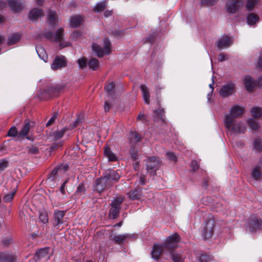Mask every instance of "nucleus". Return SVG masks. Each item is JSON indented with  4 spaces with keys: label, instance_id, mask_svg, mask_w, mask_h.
<instances>
[{
    "label": "nucleus",
    "instance_id": "a878e982",
    "mask_svg": "<svg viewBox=\"0 0 262 262\" xmlns=\"http://www.w3.org/2000/svg\"><path fill=\"white\" fill-rule=\"evenodd\" d=\"M261 166L260 164L257 165L252 171V177L256 181H259L261 179Z\"/></svg>",
    "mask_w": 262,
    "mask_h": 262
},
{
    "label": "nucleus",
    "instance_id": "de8ad7c7",
    "mask_svg": "<svg viewBox=\"0 0 262 262\" xmlns=\"http://www.w3.org/2000/svg\"><path fill=\"white\" fill-rule=\"evenodd\" d=\"M14 194L15 192L12 191L6 194L3 198L4 201L6 202H9L11 201L14 196Z\"/></svg>",
    "mask_w": 262,
    "mask_h": 262
},
{
    "label": "nucleus",
    "instance_id": "052dcab7",
    "mask_svg": "<svg viewBox=\"0 0 262 262\" xmlns=\"http://www.w3.org/2000/svg\"><path fill=\"white\" fill-rule=\"evenodd\" d=\"M137 120H140L141 121H142L143 122L145 123V122L147 121V119H146V117L145 116V115L142 113H140L138 117H137Z\"/></svg>",
    "mask_w": 262,
    "mask_h": 262
},
{
    "label": "nucleus",
    "instance_id": "864d4df0",
    "mask_svg": "<svg viewBox=\"0 0 262 262\" xmlns=\"http://www.w3.org/2000/svg\"><path fill=\"white\" fill-rule=\"evenodd\" d=\"M166 155L167 158L169 160L172 161L173 162L177 161V157L173 152H167Z\"/></svg>",
    "mask_w": 262,
    "mask_h": 262
},
{
    "label": "nucleus",
    "instance_id": "6ab92c4d",
    "mask_svg": "<svg viewBox=\"0 0 262 262\" xmlns=\"http://www.w3.org/2000/svg\"><path fill=\"white\" fill-rule=\"evenodd\" d=\"M31 122L29 120H25L24 125L22 129L19 131L18 134V139H20L23 137L27 136L29 132L33 125L31 124Z\"/></svg>",
    "mask_w": 262,
    "mask_h": 262
},
{
    "label": "nucleus",
    "instance_id": "09e8293b",
    "mask_svg": "<svg viewBox=\"0 0 262 262\" xmlns=\"http://www.w3.org/2000/svg\"><path fill=\"white\" fill-rule=\"evenodd\" d=\"M130 155L133 161H135L137 160L138 158L137 152L138 150L135 148H133L131 149L130 151Z\"/></svg>",
    "mask_w": 262,
    "mask_h": 262
},
{
    "label": "nucleus",
    "instance_id": "6e6d98bb",
    "mask_svg": "<svg viewBox=\"0 0 262 262\" xmlns=\"http://www.w3.org/2000/svg\"><path fill=\"white\" fill-rule=\"evenodd\" d=\"M103 42H104V49H111V43L108 38H105L104 39Z\"/></svg>",
    "mask_w": 262,
    "mask_h": 262
},
{
    "label": "nucleus",
    "instance_id": "a19ab883",
    "mask_svg": "<svg viewBox=\"0 0 262 262\" xmlns=\"http://www.w3.org/2000/svg\"><path fill=\"white\" fill-rule=\"evenodd\" d=\"M262 149L261 141L260 139H256L254 142V150L255 152L260 151Z\"/></svg>",
    "mask_w": 262,
    "mask_h": 262
},
{
    "label": "nucleus",
    "instance_id": "7c9ffc66",
    "mask_svg": "<svg viewBox=\"0 0 262 262\" xmlns=\"http://www.w3.org/2000/svg\"><path fill=\"white\" fill-rule=\"evenodd\" d=\"M20 38V34L14 33L11 35L8 39V44L9 45H13L18 42Z\"/></svg>",
    "mask_w": 262,
    "mask_h": 262
},
{
    "label": "nucleus",
    "instance_id": "6e6552de",
    "mask_svg": "<svg viewBox=\"0 0 262 262\" xmlns=\"http://www.w3.org/2000/svg\"><path fill=\"white\" fill-rule=\"evenodd\" d=\"M260 220L256 216H252L248 221L246 225V230L250 233L256 232L259 229Z\"/></svg>",
    "mask_w": 262,
    "mask_h": 262
},
{
    "label": "nucleus",
    "instance_id": "774afa93",
    "mask_svg": "<svg viewBox=\"0 0 262 262\" xmlns=\"http://www.w3.org/2000/svg\"><path fill=\"white\" fill-rule=\"evenodd\" d=\"M81 121L82 119L80 117H78L74 123V127L77 126Z\"/></svg>",
    "mask_w": 262,
    "mask_h": 262
},
{
    "label": "nucleus",
    "instance_id": "a211bd4d",
    "mask_svg": "<svg viewBox=\"0 0 262 262\" xmlns=\"http://www.w3.org/2000/svg\"><path fill=\"white\" fill-rule=\"evenodd\" d=\"M65 212L63 211L55 210L53 215V224L56 226L63 223Z\"/></svg>",
    "mask_w": 262,
    "mask_h": 262
},
{
    "label": "nucleus",
    "instance_id": "ea45409f",
    "mask_svg": "<svg viewBox=\"0 0 262 262\" xmlns=\"http://www.w3.org/2000/svg\"><path fill=\"white\" fill-rule=\"evenodd\" d=\"M18 133L16 127L12 126L8 130L7 136L11 137H17L18 139Z\"/></svg>",
    "mask_w": 262,
    "mask_h": 262
},
{
    "label": "nucleus",
    "instance_id": "bf43d9fd",
    "mask_svg": "<svg viewBox=\"0 0 262 262\" xmlns=\"http://www.w3.org/2000/svg\"><path fill=\"white\" fill-rule=\"evenodd\" d=\"M154 112L156 116H157L158 117H159L162 119H163L162 117L164 114V110L163 109L159 108L157 111H155Z\"/></svg>",
    "mask_w": 262,
    "mask_h": 262
},
{
    "label": "nucleus",
    "instance_id": "393cba45",
    "mask_svg": "<svg viewBox=\"0 0 262 262\" xmlns=\"http://www.w3.org/2000/svg\"><path fill=\"white\" fill-rule=\"evenodd\" d=\"M142 189L138 187V188L131 190L127 193V195L129 199L132 200L139 199L142 196Z\"/></svg>",
    "mask_w": 262,
    "mask_h": 262
},
{
    "label": "nucleus",
    "instance_id": "603ef678",
    "mask_svg": "<svg viewBox=\"0 0 262 262\" xmlns=\"http://www.w3.org/2000/svg\"><path fill=\"white\" fill-rule=\"evenodd\" d=\"M218 0H201L202 5H207L209 6L214 5Z\"/></svg>",
    "mask_w": 262,
    "mask_h": 262
},
{
    "label": "nucleus",
    "instance_id": "72a5a7b5",
    "mask_svg": "<svg viewBox=\"0 0 262 262\" xmlns=\"http://www.w3.org/2000/svg\"><path fill=\"white\" fill-rule=\"evenodd\" d=\"M111 53V50H93L92 54L99 58L102 57L104 55H108Z\"/></svg>",
    "mask_w": 262,
    "mask_h": 262
},
{
    "label": "nucleus",
    "instance_id": "f704fd0d",
    "mask_svg": "<svg viewBox=\"0 0 262 262\" xmlns=\"http://www.w3.org/2000/svg\"><path fill=\"white\" fill-rule=\"evenodd\" d=\"M247 123L252 130H256L259 127V125L256 119H249L247 120Z\"/></svg>",
    "mask_w": 262,
    "mask_h": 262
},
{
    "label": "nucleus",
    "instance_id": "2f4dec72",
    "mask_svg": "<svg viewBox=\"0 0 262 262\" xmlns=\"http://www.w3.org/2000/svg\"><path fill=\"white\" fill-rule=\"evenodd\" d=\"M141 89L143 94V97L145 102L146 104L149 103L150 95L148 91V89L146 86L142 85L141 86Z\"/></svg>",
    "mask_w": 262,
    "mask_h": 262
},
{
    "label": "nucleus",
    "instance_id": "4c0bfd02",
    "mask_svg": "<svg viewBox=\"0 0 262 262\" xmlns=\"http://www.w3.org/2000/svg\"><path fill=\"white\" fill-rule=\"evenodd\" d=\"M251 113L253 117L255 119L260 117L261 115V108L257 107H253L251 110Z\"/></svg>",
    "mask_w": 262,
    "mask_h": 262
},
{
    "label": "nucleus",
    "instance_id": "e2e57ef3",
    "mask_svg": "<svg viewBox=\"0 0 262 262\" xmlns=\"http://www.w3.org/2000/svg\"><path fill=\"white\" fill-rule=\"evenodd\" d=\"M68 179L65 181L60 187L59 190L61 192V193L64 195H66L65 185L66 183L68 182Z\"/></svg>",
    "mask_w": 262,
    "mask_h": 262
},
{
    "label": "nucleus",
    "instance_id": "aec40b11",
    "mask_svg": "<svg viewBox=\"0 0 262 262\" xmlns=\"http://www.w3.org/2000/svg\"><path fill=\"white\" fill-rule=\"evenodd\" d=\"M11 10L14 12H18L23 9V5L19 0H7Z\"/></svg>",
    "mask_w": 262,
    "mask_h": 262
},
{
    "label": "nucleus",
    "instance_id": "e433bc0d",
    "mask_svg": "<svg viewBox=\"0 0 262 262\" xmlns=\"http://www.w3.org/2000/svg\"><path fill=\"white\" fill-rule=\"evenodd\" d=\"M115 88V83L114 82L108 83L105 85V91L108 96L113 94V90Z\"/></svg>",
    "mask_w": 262,
    "mask_h": 262
},
{
    "label": "nucleus",
    "instance_id": "1a4fd4ad",
    "mask_svg": "<svg viewBox=\"0 0 262 262\" xmlns=\"http://www.w3.org/2000/svg\"><path fill=\"white\" fill-rule=\"evenodd\" d=\"M233 42L234 39L232 37L224 35L216 41L215 46L220 49L228 48L233 43Z\"/></svg>",
    "mask_w": 262,
    "mask_h": 262
},
{
    "label": "nucleus",
    "instance_id": "cd10ccee",
    "mask_svg": "<svg viewBox=\"0 0 262 262\" xmlns=\"http://www.w3.org/2000/svg\"><path fill=\"white\" fill-rule=\"evenodd\" d=\"M14 257L12 255L6 253H0V262H13Z\"/></svg>",
    "mask_w": 262,
    "mask_h": 262
},
{
    "label": "nucleus",
    "instance_id": "9d476101",
    "mask_svg": "<svg viewBox=\"0 0 262 262\" xmlns=\"http://www.w3.org/2000/svg\"><path fill=\"white\" fill-rule=\"evenodd\" d=\"M235 91V84L232 82H228L223 85L220 91V95L223 97H227L232 95Z\"/></svg>",
    "mask_w": 262,
    "mask_h": 262
},
{
    "label": "nucleus",
    "instance_id": "79ce46f5",
    "mask_svg": "<svg viewBox=\"0 0 262 262\" xmlns=\"http://www.w3.org/2000/svg\"><path fill=\"white\" fill-rule=\"evenodd\" d=\"M39 57L45 62H47L48 56L46 50H36Z\"/></svg>",
    "mask_w": 262,
    "mask_h": 262
},
{
    "label": "nucleus",
    "instance_id": "c756f323",
    "mask_svg": "<svg viewBox=\"0 0 262 262\" xmlns=\"http://www.w3.org/2000/svg\"><path fill=\"white\" fill-rule=\"evenodd\" d=\"M259 21V17L256 14L251 13L248 15L247 21L248 25L252 26Z\"/></svg>",
    "mask_w": 262,
    "mask_h": 262
},
{
    "label": "nucleus",
    "instance_id": "5fc2aeb1",
    "mask_svg": "<svg viewBox=\"0 0 262 262\" xmlns=\"http://www.w3.org/2000/svg\"><path fill=\"white\" fill-rule=\"evenodd\" d=\"M81 36V33L78 31H74L71 36V38L73 40H77Z\"/></svg>",
    "mask_w": 262,
    "mask_h": 262
},
{
    "label": "nucleus",
    "instance_id": "4468645a",
    "mask_svg": "<svg viewBox=\"0 0 262 262\" xmlns=\"http://www.w3.org/2000/svg\"><path fill=\"white\" fill-rule=\"evenodd\" d=\"M244 108L238 105H235L232 107L229 111V114L225 115V118H229L231 120L235 119L236 118L240 116L244 113Z\"/></svg>",
    "mask_w": 262,
    "mask_h": 262
},
{
    "label": "nucleus",
    "instance_id": "b1692460",
    "mask_svg": "<svg viewBox=\"0 0 262 262\" xmlns=\"http://www.w3.org/2000/svg\"><path fill=\"white\" fill-rule=\"evenodd\" d=\"M244 84L248 91L252 92L253 91L255 86V82L250 76L247 75L245 77Z\"/></svg>",
    "mask_w": 262,
    "mask_h": 262
},
{
    "label": "nucleus",
    "instance_id": "f257e3e1",
    "mask_svg": "<svg viewBox=\"0 0 262 262\" xmlns=\"http://www.w3.org/2000/svg\"><path fill=\"white\" fill-rule=\"evenodd\" d=\"M180 241V236L174 233L169 236L163 244H155L151 252V257L158 260L162 253L169 254L174 262H183V258L179 253L174 252L177 244Z\"/></svg>",
    "mask_w": 262,
    "mask_h": 262
},
{
    "label": "nucleus",
    "instance_id": "c03bdc74",
    "mask_svg": "<svg viewBox=\"0 0 262 262\" xmlns=\"http://www.w3.org/2000/svg\"><path fill=\"white\" fill-rule=\"evenodd\" d=\"M106 7L105 2H101L97 4L95 7L94 8V11L96 12H99L100 11L104 10L105 7Z\"/></svg>",
    "mask_w": 262,
    "mask_h": 262
},
{
    "label": "nucleus",
    "instance_id": "8fccbe9b",
    "mask_svg": "<svg viewBox=\"0 0 262 262\" xmlns=\"http://www.w3.org/2000/svg\"><path fill=\"white\" fill-rule=\"evenodd\" d=\"M211 259L210 257L206 254H201L200 257V262H209Z\"/></svg>",
    "mask_w": 262,
    "mask_h": 262
},
{
    "label": "nucleus",
    "instance_id": "338daca9",
    "mask_svg": "<svg viewBox=\"0 0 262 262\" xmlns=\"http://www.w3.org/2000/svg\"><path fill=\"white\" fill-rule=\"evenodd\" d=\"M154 37H155V36L154 35H150V36H149L148 37H147L146 38L145 42L152 43L154 41Z\"/></svg>",
    "mask_w": 262,
    "mask_h": 262
},
{
    "label": "nucleus",
    "instance_id": "37998d69",
    "mask_svg": "<svg viewBox=\"0 0 262 262\" xmlns=\"http://www.w3.org/2000/svg\"><path fill=\"white\" fill-rule=\"evenodd\" d=\"M67 129L66 128H63L60 130H58L56 132L54 133V136L56 140H58L61 138L66 132L67 131Z\"/></svg>",
    "mask_w": 262,
    "mask_h": 262
},
{
    "label": "nucleus",
    "instance_id": "c85d7f7f",
    "mask_svg": "<svg viewBox=\"0 0 262 262\" xmlns=\"http://www.w3.org/2000/svg\"><path fill=\"white\" fill-rule=\"evenodd\" d=\"M112 239L117 244H121L124 242L125 239L129 237L128 234H119L111 235Z\"/></svg>",
    "mask_w": 262,
    "mask_h": 262
},
{
    "label": "nucleus",
    "instance_id": "a18cd8bd",
    "mask_svg": "<svg viewBox=\"0 0 262 262\" xmlns=\"http://www.w3.org/2000/svg\"><path fill=\"white\" fill-rule=\"evenodd\" d=\"M9 166V161L6 159H3L0 160V173L4 171Z\"/></svg>",
    "mask_w": 262,
    "mask_h": 262
},
{
    "label": "nucleus",
    "instance_id": "13d9d810",
    "mask_svg": "<svg viewBox=\"0 0 262 262\" xmlns=\"http://www.w3.org/2000/svg\"><path fill=\"white\" fill-rule=\"evenodd\" d=\"M190 166L193 171H195L199 168L198 162L195 160L191 161Z\"/></svg>",
    "mask_w": 262,
    "mask_h": 262
},
{
    "label": "nucleus",
    "instance_id": "bb28decb",
    "mask_svg": "<svg viewBox=\"0 0 262 262\" xmlns=\"http://www.w3.org/2000/svg\"><path fill=\"white\" fill-rule=\"evenodd\" d=\"M104 154L109 161H116L117 160L116 156L111 151L110 147L105 146Z\"/></svg>",
    "mask_w": 262,
    "mask_h": 262
},
{
    "label": "nucleus",
    "instance_id": "473e14b6",
    "mask_svg": "<svg viewBox=\"0 0 262 262\" xmlns=\"http://www.w3.org/2000/svg\"><path fill=\"white\" fill-rule=\"evenodd\" d=\"M141 136L136 132H132L130 133L129 139L130 143L134 144L140 141Z\"/></svg>",
    "mask_w": 262,
    "mask_h": 262
},
{
    "label": "nucleus",
    "instance_id": "7ed1b4c3",
    "mask_svg": "<svg viewBox=\"0 0 262 262\" xmlns=\"http://www.w3.org/2000/svg\"><path fill=\"white\" fill-rule=\"evenodd\" d=\"M224 123L225 127L232 132L236 133H244L246 129V127L243 124L242 121H237L235 119L228 118L225 119Z\"/></svg>",
    "mask_w": 262,
    "mask_h": 262
},
{
    "label": "nucleus",
    "instance_id": "4be33fe9",
    "mask_svg": "<svg viewBox=\"0 0 262 262\" xmlns=\"http://www.w3.org/2000/svg\"><path fill=\"white\" fill-rule=\"evenodd\" d=\"M57 21L56 12L49 9L48 11V21L49 25L52 27H55Z\"/></svg>",
    "mask_w": 262,
    "mask_h": 262
},
{
    "label": "nucleus",
    "instance_id": "c9c22d12",
    "mask_svg": "<svg viewBox=\"0 0 262 262\" xmlns=\"http://www.w3.org/2000/svg\"><path fill=\"white\" fill-rule=\"evenodd\" d=\"M26 150L28 154L36 155L39 152L38 147L34 145L29 146L26 147Z\"/></svg>",
    "mask_w": 262,
    "mask_h": 262
},
{
    "label": "nucleus",
    "instance_id": "2eb2a0df",
    "mask_svg": "<svg viewBox=\"0 0 262 262\" xmlns=\"http://www.w3.org/2000/svg\"><path fill=\"white\" fill-rule=\"evenodd\" d=\"M52 255V251L49 248L46 247L40 249L36 252V257L38 260H43V261H47Z\"/></svg>",
    "mask_w": 262,
    "mask_h": 262
},
{
    "label": "nucleus",
    "instance_id": "412c9836",
    "mask_svg": "<svg viewBox=\"0 0 262 262\" xmlns=\"http://www.w3.org/2000/svg\"><path fill=\"white\" fill-rule=\"evenodd\" d=\"M43 14V11L42 9L34 8L30 12L29 17L30 20H34L41 17Z\"/></svg>",
    "mask_w": 262,
    "mask_h": 262
},
{
    "label": "nucleus",
    "instance_id": "f8f14e48",
    "mask_svg": "<svg viewBox=\"0 0 262 262\" xmlns=\"http://www.w3.org/2000/svg\"><path fill=\"white\" fill-rule=\"evenodd\" d=\"M243 0H228L226 9L229 13H235L243 4Z\"/></svg>",
    "mask_w": 262,
    "mask_h": 262
},
{
    "label": "nucleus",
    "instance_id": "69168bd1",
    "mask_svg": "<svg viewBox=\"0 0 262 262\" xmlns=\"http://www.w3.org/2000/svg\"><path fill=\"white\" fill-rule=\"evenodd\" d=\"M108 99L106 100L105 102V105H104V110L105 112L109 111L110 109V105L108 103Z\"/></svg>",
    "mask_w": 262,
    "mask_h": 262
},
{
    "label": "nucleus",
    "instance_id": "4d7b16f0",
    "mask_svg": "<svg viewBox=\"0 0 262 262\" xmlns=\"http://www.w3.org/2000/svg\"><path fill=\"white\" fill-rule=\"evenodd\" d=\"M39 220L43 223H46L48 221V217L46 213H41L39 215Z\"/></svg>",
    "mask_w": 262,
    "mask_h": 262
},
{
    "label": "nucleus",
    "instance_id": "680f3d73",
    "mask_svg": "<svg viewBox=\"0 0 262 262\" xmlns=\"http://www.w3.org/2000/svg\"><path fill=\"white\" fill-rule=\"evenodd\" d=\"M57 114H55L52 116L47 123L46 125L47 126L51 125L54 122L56 118H57Z\"/></svg>",
    "mask_w": 262,
    "mask_h": 262
},
{
    "label": "nucleus",
    "instance_id": "dca6fc26",
    "mask_svg": "<svg viewBox=\"0 0 262 262\" xmlns=\"http://www.w3.org/2000/svg\"><path fill=\"white\" fill-rule=\"evenodd\" d=\"M66 66V61L64 57L57 56L55 57L53 63L51 64V68L53 70H57Z\"/></svg>",
    "mask_w": 262,
    "mask_h": 262
},
{
    "label": "nucleus",
    "instance_id": "0e129e2a",
    "mask_svg": "<svg viewBox=\"0 0 262 262\" xmlns=\"http://www.w3.org/2000/svg\"><path fill=\"white\" fill-rule=\"evenodd\" d=\"M228 59V57L227 55L221 53L219 55L218 59L221 61H223Z\"/></svg>",
    "mask_w": 262,
    "mask_h": 262
},
{
    "label": "nucleus",
    "instance_id": "423d86ee",
    "mask_svg": "<svg viewBox=\"0 0 262 262\" xmlns=\"http://www.w3.org/2000/svg\"><path fill=\"white\" fill-rule=\"evenodd\" d=\"M77 62L79 67L82 69H84L88 65L90 69L95 71L97 70L99 67V61L94 58L88 61L87 58L82 57L78 59Z\"/></svg>",
    "mask_w": 262,
    "mask_h": 262
},
{
    "label": "nucleus",
    "instance_id": "20e7f679",
    "mask_svg": "<svg viewBox=\"0 0 262 262\" xmlns=\"http://www.w3.org/2000/svg\"><path fill=\"white\" fill-rule=\"evenodd\" d=\"M69 166L67 164H62L52 170L48 177L47 180L49 182H54L59 180L66 171L68 169Z\"/></svg>",
    "mask_w": 262,
    "mask_h": 262
},
{
    "label": "nucleus",
    "instance_id": "9b49d317",
    "mask_svg": "<svg viewBox=\"0 0 262 262\" xmlns=\"http://www.w3.org/2000/svg\"><path fill=\"white\" fill-rule=\"evenodd\" d=\"M111 186V185L107 179L103 176L96 181L94 188L97 192H101Z\"/></svg>",
    "mask_w": 262,
    "mask_h": 262
},
{
    "label": "nucleus",
    "instance_id": "49530a36",
    "mask_svg": "<svg viewBox=\"0 0 262 262\" xmlns=\"http://www.w3.org/2000/svg\"><path fill=\"white\" fill-rule=\"evenodd\" d=\"M85 191V188L84 186V184L83 183H80L77 186L76 192L78 194L81 195L84 194Z\"/></svg>",
    "mask_w": 262,
    "mask_h": 262
},
{
    "label": "nucleus",
    "instance_id": "58836bf2",
    "mask_svg": "<svg viewBox=\"0 0 262 262\" xmlns=\"http://www.w3.org/2000/svg\"><path fill=\"white\" fill-rule=\"evenodd\" d=\"M257 2L258 0H247L246 5L247 10L248 11L252 10Z\"/></svg>",
    "mask_w": 262,
    "mask_h": 262
},
{
    "label": "nucleus",
    "instance_id": "0eeeda50",
    "mask_svg": "<svg viewBox=\"0 0 262 262\" xmlns=\"http://www.w3.org/2000/svg\"><path fill=\"white\" fill-rule=\"evenodd\" d=\"M124 200L123 197L117 198L111 204V208L109 212V216L112 219H115L118 216L120 211V206Z\"/></svg>",
    "mask_w": 262,
    "mask_h": 262
},
{
    "label": "nucleus",
    "instance_id": "3c124183",
    "mask_svg": "<svg viewBox=\"0 0 262 262\" xmlns=\"http://www.w3.org/2000/svg\"><path fill=\"white\" fill-rule=\"evenodd\" d=\"M145 180H146L145 176L143 174H142L140 177L138 181H137L135 182V184L137 185L138 186L139 185H144L145 184Z\"/></svg>",
    "mask_w": 262,
    "mask_h": 262
},
{
    "label": "nucleus",
    "instance_id": "f3484780",
    "mask_svg": "<svg viewBox=\"0 0 262 262\" xmlns=\"http://www.w3.org/2000/svg\"><path fill=\"white\" fill-rule=\"evenodd\" d=\"M112 185L115 181H117L120 178V174L116 171L110 170L105 173L104 176Z\"/></svg>",
    "mask_w": 262,
    "mask_h": 262
},
{
    "label": "nucleus",
    "instance_id": "5701e85b",
    "mask_svg": "<svg viewBox=\"0 0 262 262\" xmlns=\"http://www.w3.org/2000/svg\"><path fill=\"white\" fill-rule=\"evenodd\" d=\"M84 20V17L82 15H75L71 18V25L73 28L80 26Z\"/></svg>",
    "mask_w": 262,
    "mask_h": 262
},
{
    "label": "nucleus",
    "instance_id": "f03ea898",
    "mask_svg": "<svg viewBox=\"0 0 262 262\" xmlns=\"http://www.w3.org/2000/svg\"><path fill=\"white\" fill-rule=\"evenodd\" d=\"M63 29L62 28H59L55 33L51 32H48L45 33L46 38L52 41H55L59 44V46L61 48L66 47H70L71 43L69 42L64 41L63 40Z\"/></svg>",
    "mask_w": 262,
    "mask_h": 262
},
{
    "label": "nucleus",
    "instance_id": "39448f33",
    "mask_svg": "<svg viewBox=\"0 0 262 262\" xmlns=\"http://www.w3.org/2000/svg\"><path fill=\"white\" fill-rule=\"evenodd\" d=\"M146 166L147 172L154 176L160 166V160L155 157L149 158L146 160Z\"/></svg>",
    "mask_w": 262,
    "mask_h": 262
},
{
    "label": "nucleus",
    "instance_id": "ddd939ff",
    "mask_svg": "<svg viewBox=\"0 0 262 262\" xmlns=\"http://www.w3.org/2000/svg\"><path fill=\"white\" fill-rule=\"evenodd\" d=\"M214 222L213 220H208L203 228V235L205 239L210 238L214 232Z\"/></svg>",
    "mask_w": 262,
    "mask_h": 262
}]
</instances>
